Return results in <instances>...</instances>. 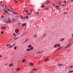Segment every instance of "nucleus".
<instances>
[{"label": "nucleus", "mask_w": 73, "mask_h": 73, "mask_svg": "<svg viewBox=\"0 0 73 73\" xmlns=\"http://www.w3.org/2000/svg\"><path fill=\"white\" fill-rule=\"evenodd\" d=\"M11 20H8L7 21L4 22V23H6V24H8V23H11Z\"/></svg>", "instance_id": "1"}, {"label": "nucleus", "mask_w": 73, "mask_h": 73, "mask_svg": "<svg viewBox=\"0 0 73 73\" xmlns=\"http://www.w3.org/2000/svg\"><path fill=\"white\" fill-rule=\"evenodd\" d=\"M28 16H27L26 17V19H28Z\"/></svg>", "instance_id": "44"}, {"label": "nucleus", "mask_w": 73, "mask_h": 73, "mask_svg": "<svg viewBox=\"0 0 73 73\" xmlns=\"http://www.w3.org/2000/svg\"><path fill=\"white\" fill-rule=\"evenodd\" d=\"M17 1H17L16 2H15V3H17Z\"/></svg>", "instance_id": "42"}, {"label": "nucleus", "mask_w": 73, "mask_h": 73, "mask_svg": "<svg viewBox=\"0 0 73 73\" xmlns=\"http://www.w3.org/2000/svg\"><path fill=\"white\" fill-rule=\"evenodd\" d=\"M58 65L59 66H62V65H63V64H58Z\"/></svg>", "instance_id": "8"}, {"label": "nucleus", "mask_w": 73, "mask_h": 73, "mask_svg": "<svg viewBox=\"0 0 73 73\" xmlns=\"http://www.w3.org/2000/svg\"><path fill=\"white\" fill-rule=\"evenodd\" d=\"M25 11H26V12L27 13V15H30V14H29V13H28V11H26L25 10L23 11V12H25Z\"/></svg>", "instance_id": "6"}, {"label": "nucleus", "mask_w": 73, "mask_h": 73, "mask_svg": "<svg viewBox=\"0 0 73 73\" xmlns=\"http://www.w3.org/2000/svg\"><path fill=\"white\" fill-rule=\"evenodd\" d=\"M31 13L30 14V15H31V14H32V12L33 11V10H31Z\"/></svg>", "instance_id": "12"}, {"label": "nucleus", "mask_w": 73, "mask_h": 73, "mask_svg": "<svg viewBox=\"0 0 73 73\" xmlns=\"http://www.w3.org/2000/svg\"><path fill=\"white\" fill-rule=\"evenodd\" d=\"M29 65L30 66H33V63H32V62H30L29 64Z\"/></svg>", "instance_id": "3"}, {"label": "nucleus", "mask_w": 73, "mask_h": 73, "mask_svg": "<svg viewBox=\"0 0 73 73\" xmlns=\"http://www.w3.org/2000/svg\"><path fill=\"white\" fill-rule=\"evenodd\" d=\"M36 68H34L32 70H36Z\"/></svg>", "instance_id": "36"}, {"label": "nucleus", "mask_w": 73, "mask_h": 73, "mask_svg": "<svg viewBox=\"0 0 73 73\" xmlns=\"http://www.w3.org/2000/svg\"><path fill=\"white\" fill-rule=\"evenodd\" d=\"M52 5H54V6H56V4L54 3H52Z\"/></svg>", "instance_id": "34"}, {"label": "nucleus", "mask_w": 73, "mask_h": 73, "mask_svg": "<svg viewBox=\"0 0 73 73\" xmlns=\"http://www.w3.org/2000/svg\"><path fill=\"white\" fill-rule=\"evenodd\" d=\"M70 68H72V66H70Z\"/></svg>", "instance_id": "40"}, {"label": "nucleus", "mask_w": 73, "mask_h": 73, "mask_svg": "<svg viewBox=\"0 0 73 73\" xmlns=\"http://www.w3.org/2000/svg\"><path fill=\"white\" fill-rule=\"evenodd\" d=\"M65 5H66V4L62 5V6H63V7L64 6H65Z\"/></svg>", "instance_id": "33"}, {"label": "nucleus", "mask_w": 73, "mask_h": 73, "mask_svg": "<svg viewBox=\"0 0 73 73\" xmlns=\"http://www.w3.org/2000/svg\"><path fill=\"white\" fill-rule=\"evenodd\" d=\"M57 45H58L57 46H58V47H59L60 46V44H57Z\"/></svg>", "instance_id": "32"}, {"label": "nucleus", "mask_w": 73, "mask_h": 73, "mask_svg": "<svg viewBox=\"0 0 73 73\" xmlns=\"http://www.w3.org/2000/svg\"><path fill=\"white\" fill-rule=\"evenodd\" d=\"M5 10V9H4L3 10V11H4V12H6V13H7V14H8V15H8V16H9H9H10V14H9V13H8V12L7 11H6V10Z\"/></svg>", "instance_id": "2"}, {"label": "nucleus", "mask_w": 73, "mask_h": 73, "mask_svg": "<svg viewBox=\"0 0 73 73\" xmlns=\"http://www.w3.org/2000/svg\"><path fill=\"white\" fill-rule=\"evenodd\" d=\"M5 13H3V15H4V14H5Z\"/></svg>", "instance_id": "63"}, {"label": "nucleus", "mask_w": 73, "mask_h": 73, "mask_svg": "<svg viewBox=\"0 0 73 73\" xmlns=\"http://www.w3.org/2000/svg\"><path fill=\"white\" fill-rule=\"evenodd\" d=\"M3 29H6V27H3L1 28V30H3Z\"/></svg>", "instance_id": "9"}, {"label": "nucleus", "mask_w": 73, "mask_h": 73, "mask_svg": "<svg viewBox=\"0 0 73 73\" xmlns=\"http://www.w3.org/2000/svg\"><path fill=\"white\" fill-rule=\"evenodd\" d=\"M1 33L2 34H4V32H3V31H2Z\"/></svg>", "instance_id": "39"}, {"label": "nucleus", "mask_w": 73, "mask_h": 73, "mask_svg": "<svg viewBox=\"0 0 73 73\" xmlns=\"http://www.w3.org/2000/svg\"><path fill=\"white\" fill-rule=\"evenodd\" d=\"M2 7H3V8H4V5H3L2 6Z\"/></svg>", "instance_id": "60"}, {"label": "nucleus", "mask_w": 73, "mask_h": 73, "mask_svg": "<svg viewBox=\"0 0 73 73\" xmlns=\"http://www.w3.org/2000/svg\"><path fill=\"white\" fill-rule=\"evenodd\" d=\"M36 13H37V14H38V12H36Z\"/></svg>", "instance_id": "59"}, {"label": "nucleus", "mask_w": 73, "mask_h": 73, "mask_svg": "<svg viewBox=\"0 0 73 73\" xmlns=\"http://www.w3.org/2000/svg\"><path fill=\"white\" fill-rule=\"evenodd\" d=\"M11 66H13V65L12 64V63H11V64H10L9 65V66L10 67Z\"/></svg>", "instance_id": "11"}, {"label": "nucleus", "mask_w": 73, "mask_h": 73, "mask_svg": "<svg viewBox=\"0 0 73 73\" xmlns=\"http://www.w3.org/2000/svg\"><path fill=\"white\" fill-rule=\"evenodd\" d=\"M22 26H23V27H24V26H25V27H26V24H23L22 25Z\"/></svg>", "instance_id": "13"}, {"label": "nucleus", "mask_w": 73, "mask_h": 73, "mask_svg": "<svg viewBox=\"0 0 73 73\" xmlns=\"http://www.w3.org/2000/svg\"><path fill=\"white\" fill-rule=\"evenodd\" d=\"M31 46H32L31 45H30L28 46V48H30Z\"/></svg>", "instance_id": "35"}, {"label": "nucleus", "mask_w": 73, "mask_h": 73, "mask_svg": "<svg viewBox=\"0 0 73 73\" xmlns=\"http://www.w3.org/2000/svg\"><path fill=\"white\" fill-rule=\"evenodd\" d=\"M1 17H2V18H4V17L3 16H1Z\"/></svg>", "instance_id": "37"}, {"label": "nucleus", "mask_w": 73, "mask_h": 73, "mask_svg": "<svg viewBox=\"0 0 73 73\" xmlns=\"http://www.w3.org/2000/svg\"><path fill=\"white\" fill-rule=\"evenodd\" d=\"M69 45H70V44H68V45H67L66 46V48H68V47H69Z\"/></svg>", "instance_id": "24"}, {"label": "nucleus", "mask_w": 73, "mask_h": 73, "mask_svg": "<svg viewBox=\"0 0 73 73\" xmlns=\"http://www.w3.org/2000/svg\"><path fill=\"white\" fill-rule=\"evenodd\" d=\"M7 10H8V11H10V9H7Z\"/></svg>", "instance_id": "43"}, {"label": "nucleus", "mask_w": 73, "mask_h": 73, "mask_svg": "<svg viewBox=\"0 0 73 73\" xmlns=\"http://www.w3.org/2000/svg\"><path fill=\"white\" fill-rule=\"evenodd\" d=\"M16 31H15V32H16L17 33H18V32H19V30L17 29H16Z\"/></svg>", "instance_id": "7"}, {"label": "nucleus", "mask_w": 73, "mask_h": 73, "mask_svg": "<svg viewBox=\"0 0 73 73\" xmlns=\"http://www.w3.org/2000/svg\"><path fill=\"white\" fill-rule=\"evenodd\" d=\"M5 8L6 9H7L6 10H7V7H5Z\"/></svg>", "instance_id": "56"}, {"label": "nucleus", "mask_w": 73, "mask_h": 73, "mask_svg": "<svg viewBox=\"0 0 73 73\" xmlns=\"http://www.w3.org/2000/svg\"><path fill=\"white\" fill-rule=\"evenodd\" d=\"M20 68H18L17 69H16V70L17 71V70H20Z\"/></svg>", "instance_id": "23"}, {"label": "nucleus", "mask_w": 73, "mask_h": 73, "mask_svg": "<svg viewBox=\"0 0 73 73\" xmlns=\"http://www.w3.org/2000/svg\"><path fill=\"white\" fill-rule=\"evenodd\" d=\"M40 53H42V51L40 52Z\"/></svg>", "instance_id": "61"}, {"label": "nucleus", "mask_w": 73, "mask_h": 73, "mask_svg": "<svg viewBox=\"0 0 73 73\" xmlns=\"http://www.w3.org/2000/svg\"><path fill=\"white\" fill-rule=\"evenodd\" d=\"M50 3V2H49V1H47L46 2V4H48V3Z\"/></svg>", "instance_id": "20"}, {"label": "nucleus", "mask_w": 73, "mask_h": 73, "mask_svg": "<svg viewBox=\"0 0 73 73\" xmlns=\"http://www.w3.org/2000/svg\"><path fill=\"white\" fill-rule=\"evenodd\" d=\"M40 53V52H38L37 53Z\"/></svg>", "instance_id": "52"}, {"label": "nucleus", "mask_w": 73, "mask_h": 73, "mask_svg": "<svg viewBox=\"0 0 73 73\" xmlns=\"http://www.w3.org/2000/svg\"><path fill=\"white\" fill-rule=\"evenodd\" d=\"M15 45V44H13V46H14V45Z\"/></svg>", "instance_id": "49"}, {"label": "nucleus", "mask_w": 73, "mask_h": 73, "mask_svg": "<svg viewBox=\"0 0 73 73\" xmlns=\"http://www.w3.org/2000/svg\"><path fill=\"white\" fill-rule=\"evenodd\" d=\"M62 3H69V1H67V2H66V1H64Z\"/></svg>", "instance_id": "5"}, {"label": "nucleus", "mask_w": 73, "mask_h": 73, "mask_svg": "<svg viewBox=\"0 0 73 73\" xmlns=\"http://www.w3.org/2000/svg\"><path fill=\"white\" fill-rule=\"evenodd\" d=\"M0 3H1H1H2V2L1 1Z\"/></svg>", "instance_id": "64"}, {"label": "nucleus", "mask_w": 73, "mask_h": 73, "mask_svg": "<svg viewBox=\"0 0 73 73\" xmlns=\"http://www.w3.org/2000/svg\"><path fill=\"white\" fill-rule=\"evenodd\" d=\"M7 46H8V45H9V44H7Z\"/></svg>", "instance_id": "57"}, {"label": "nucleus", "mask_w": 73, "mask_h": 73, "mask_svg": "<svg viewBox=\"0 0 73 73\" xmlns=\"http://www.w3.org/2000/svg\"><path fill=\"white\" fill-rule=\"evenodd\" d=\"M41 7L42 8H44V5H42V6H41Z\"/></svg>", "instance_id": "25"}, {"label": "nucleus", "mask_w": 73, "mask_h": 73, "mask_svg": "<svg viewBox=\"0 0 73 73\" xmlns=\"http://www.w3.org/2000/svg\"><path fill=\"white\" fill-rule=\"evenodd\" d=\"M20 37H21V36H20ZM20 37H18L17 38H20Z\"/></svg>", "instance_id": "47"}, {"label": "nucleus", "mask_w": 73, "mask_h": 73, "mask_svg": "<svg viewBox=\"0 0 73 73\" xmlns=\"http://www.w3.org/2000/svg\"><path fill=\"white\" fill-rule=\"evenodd\" d=\"M5 7H6L7 6H6V5H5Z\"/></svg>", "instance_id": "62"}, {"label": "nucleus", "mask_w": 73, "mask_h": 73, "mask_svg": "<svg viewBox=\"0 0 73 73\" xmlns=\"http://www.w3.org/2000/svg\"><path fill=\"white\" fill-rule=\"evenodd\" d=\"M20 18H21V19H23V16H21V17H20Z\"/></svg>", "instance_id": "30"}, {"label": "nucleus", "mask_w": 73, "mask_h": 73, "mask_svg": "<svg viewBox=\"0 0 73 73\" xmlns=\"http://www.w3.org/2000/svg\"><path fill=\"white\" fill-rule=\"evenodd\" d=\"M10 18H11V17H9V16H8V20H10Z\"/></svg>", "instance_id": "28"}, {"label": "nucleus", "mask_w": 73, "mask_h": 73, "mask_svg": "<svg viewBox=\"0 0 73 73\" xmlns=\"http://www.w3.org/2000/svg\"><path fill=\"white\" fill-rule=\"evenodd\" d=\"M13 35H14V36H15V33H13Z\"/></svg>", "instance_id": "46"}, {"label": "nucleus", "mask_w": 73, "mask_h": 73, "mask_svg": "<svg viewBox=\"0 0 73 73\" xmlns=\"http://www.w3.org/2000/svg\"><path fill=\"white\" fill-rule=\"evenodd\" d=\"M64 40V38H62V39H61V40H60V41H63V40Z\"/></svg>", "instance_id": "22"}, {"label": "nucleus", "mask_w": 73, "mask_h": 73, "mask_svg": "<svg viewBox=\"0 0 73 73\" xmlns=\"http://www.w3.org/2000/svg\"><path fill=\"white\" fill-rule=\"evenodd\" d=\"M48 8H47V9H46V11L48 10Z\"/></svg>", "instance_id": "45"}, {"label": "nucleus", "mask_w": 73, "mask_h": 73, "mask_svg": "<svg viewBox=\"0 0 73 73\" xmlns=\"http://www.w3.org/2000/svg\"><path fill=\"white\" fill-rule=\"evenodd\" d=\"M61 3V2L60 1L59 2V3Z\"/></svg>", "instance_id": "55"}, {"label": "nucleus", "mask_w": 73, "mask_h": 73, "mask_svg": "<svg viewBox=\"0 0 73 73\" xmlns=\"http://www.w3.org/2000/svg\"><path fill=\"white\" fill-rule=\"evenodd\" d=\"M14 50H16V46H15L14 47Z\"/></svg>", "instance_id": "27"}, {"label": "nucleus", "mask_w": 73, "mask_h": 73, "mask_svg": "<svg viewBox=\"0 0 73 73\" xmlns=\"http://www.w3.org/2000/svg\"><path fill=\"white\" fill-rule=\"evenodd\" d=\"M70 1H71L72 2H73V0H70Z\"/></svg>", "instance_id": "51"}, {"label": "nucleus", "mask_w": 73, "mask_h": 73, "mask_svg": "<svg viewBox=\"0 0 73 73\" xmlns=\"http://www.w3.org/2000/svg\"><path fill=\"white\" fill-rule=\"evenodd\" d=\"M9 12H11L12 11L11 10H10V11H9Z\"/></svg>", "instance_id": "50"}, {"label": "nucleus", "mask_w": 73, "mask_h": 73, "mask_svg": "<svg viewBox=\"0 0 73 73\" xmlns=\"http://www.w3.org/2000/svg\"><path fill=\"white\" fill-rule=\"evenodd\" d=\"M73 72V70L72 71H70L69 72V73H71V72Z\"/></svg>", "instance_id": "26"}, {"label": "nucleus", "mask_w": 73, "mask_h": 73, "mask_svg": "<svg viewBox=\"0 0 73 73\" xmlns=\"http://www.w3.org/2000/svg\"><path fill=\"white\" fill-rule=\"evenodd\" d=\"M29 40V39L27 38V39H26V40H25V42H26V41H27V40Z\"/></svg>", "instance_id": "29"}, {"label": "nucleus", "mask_w": 73, "mask_h": 73, "mask_svg": "<svg viewBox=\"0 0 73 73\" xmlns=\"http://www.w3.org/2000/svg\"><path fill=\"white\" fill-rule=\"evenodd\" d=\"M58 9V10H59V9Z\"/></svg>", "instance_id": "48"}, {"label": "nucleus", "mask_w": 73, "mask_h": 73, "mask_svg": "<svg viewBox=\"0 0 73 73\" xmlns=\"http://www.w3.org/2000/svg\"><path fill=\"white\" fill-rule=\"evenodd\" d=\"M33 47H32L30 49V50H32V49H33Z\"/></svg>", "instance_id": "19"}, {"label": "nucleus", "mask_w": 73, "mask_h": 73, "mask_svg": "<svg viewBox=\"0 0 73 73\" xmlns=\"http://www.w3.org/2000/svg\"><path fill=\"white\" fill-rule=\"evenodd\" d=\"M13 21H14L15 22H16V19L15 18H13Z\"/></svg>", "instance_id": "4"}, {"label": "nucleus", "mask_w": 73, "mask_h": 73, "mask_svg": "<svg viewBox=\"0 0 73 73\" xmlns=\"http://www.w3.org/2000/svg\"><path fill=\"white\" fill-rule=\"evenodd\" d=\"M8 65V64H5V65L6 66V65Z\"/></svg>", "instance_id": "54"}, {"label": "nucleus", "mask_w": 73, "mask_h": 73, "mask_svg": "<svg viewBox=\"0 0 73 73\" xmlns=\"http://www.w3.org/2000/svg\"><path fill=\"white\" fill-rule=\"evenodd\" d=\"M67 13H64V14H67Z\"/></svg>", "instance_id": "41"}, {"label": "nucleus", "mask_w": 73, "mask_h": 73, "mask_svg": "<svg viewBox=\"0 0 73 73\" xmlns=\"http://www.w3.org/2000/svg\"><path fill=\"white\" fill-rule=\"evenodd\" d=\"M37 35H35L34 36V38H36L37 37Z\"/></svg>", "instance_id": "18"}, {"label": "nucleus", "mask_w": 73, "mask_h": 73, "mask_svg": "<svg viewBox=\"0 0 73 73\" xmlns=\"http://www.w3.org/2000/svg\"><path fill=\"white\" fill-rule=\"evenodd\" d=\"M31 50L30 49V48H28L27 49V51H29V50Z\"/></svg>", "instance_id": "17"}, {"label": "nucleus", "mask_w": 73, "mask_h": 73, "mask_svg": "<svg viewBox=\"0 0 73 73\" xmlns=\"http://www.w3.org/2000/svg\"><path fill=\"white\" fill-rule=\"evenodd\" d=\"M58 44H55L54 46V48H56Z\"/></svg>", "instance_id": "10"}, {"label": "nucleus", "mask_w": 73, "mask_h": 73, "mask_svg": "<svg viewBox=\"0 0 73 73\" xmlns=\"http://www.w3.org/2000/svg\"><path fill=\"white\" fill-rule=\"evenodd\" d=\"M23 62H25V60H23Z\"/></svg>", "instance_id": "38"}, {"label": "nucleus", "mask_w": 73, "mask_h": 73, "mask_svg": "<svg viewBox=\"0 0 73 73\" xmlns=\"http://www.w3.org/2000/svg\"><path fill=\"white\" fill-rule=\"evenodd\" d=\"M13 46H9L8 47L9 48H11L12 47H13Z\"/></svg>", "instance_id": "21"}, {"label": "nucleus", "mask_w": 73, "mask_h": 73, "mask_svg": "<svg viewBox=\"0 0 73 73\" xmlns=\"http://www.w3.org/2000/svg\"><path fill=\"white\" fill-rule=\"evenodd\" d=\"M48 60V58H46L44 60L45 61H46V60Z\"/></svg>", "instance_id": "16"}, {"label": "nucleus", "mask_w": 73, "mask_h": 73, "mask_svg": "<svg viewBox=\"0 0 73 73\" xmlns=\"http://www.w3.org/2000/svg\"><path fill=\"white\" fill-rule=\"evenodd\" d=\"M20 1L21 2H22V3H23V1Z\"/></svg>", "instance_id": "53"}, {"label": "nucleus", "mask_w": 73, "mask_h": 73, "mask_svg": "<svg viewBox=\"0 0 73 73\" xmlns=\"http://www.w3.org/2000/svg\"><path fill=\"white\" fill-rule=\"evenodd\" d=\"M13 13L14 14H17V13H15L14 11H13Z\"/></svg>", "instance_id": "31"}, {"label": "nucleus", "mask_w": 73, "mask_h": 73, "mask_svg": "<svg viewBox=\"0 0 73 73\" xmlns=\"http://www.w3.org/2000/svg\"><path fill=\"white\" fill-rule=\"evenodd\" d=\"M40 9H38V11H40Z\"/></svg>", "instance_id": "58"}, {"label": "nucleus", "mask_w": 73, "mask_h": 73, "mask_svg": "<svg viewBox=\"0 0 73 73\" xmlns=\"http://www.w3.org/2000/svg\"><path fill=\"white\" fill-rule=\"evenodd\" d=\"M59 7V6H56V8H58Z\"/></svg>", "instance_id": "15"}, {"label": "nucleus", "mask_w": 73, "mask_h": 73, "mask_svg": "<svg viewBox=\"0 0 73 73\" xmlns=\"http://www.w3.org/2000/svg\"><path fill=\"white\" fill-rule=\"evenodd\" d=\"M61 47H60L59 48H58L57 49H56V50H58L59 49H61Z\"/></svg>", "instance_id": "14"}]
</instances>
